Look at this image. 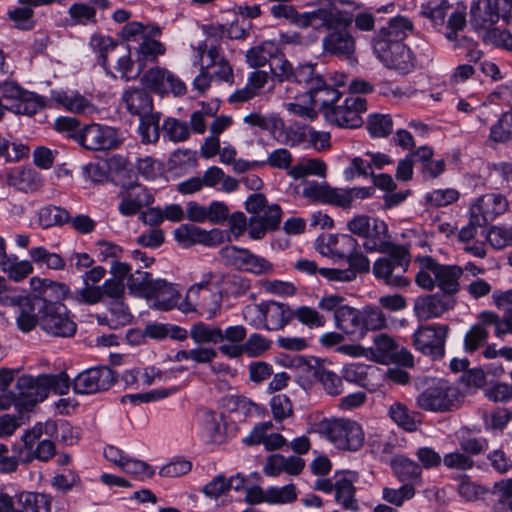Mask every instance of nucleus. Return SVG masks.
Instances as JSON below:
<instances>
[{"mask_svg":"<svg viewBox=\"0 0 512 512\" xmlns=\"http://www.w3.org/2000/svg\"><path fill=\"white\" fill-rule=\"evenodd\" d=\"M70 388V378L66 372L20 376L15 384L17 391L16 408L19 411L31 410L38 402L45 400L49 393L64 395Z\"/></svg>","mask_w":512,"mask_h":512,"instance_id":"nucleus-1","label":"nucleus"},{"mask_svg":"<svg viewBox=\"0 0 512 512\" xmlns=\"http://www.w3.org/2000/svg\"><path fill=\"white\" fill-rule=\"evenodd\" d=\"M415 263L419 267L415 282L422 289L431 291L438 287L442 295L449 298L460 291L459 280L463 275L461 266L439 264L430 256H418Z\"/></svg>","mask_w":512,"mask_h":512,"instance_id":"nucleus-2","label":"nucleus"},{"mask_svg":"<svg viewBox=\"0 0 512 512\" xmlns=\"http://www.w3.org/2000/svg\"><path fill=\"white\" fill-rule=\"evenodd\" d=\"M37 325L48 335L53 337H72L77 325L70 316L67 307L60 301L40 299L34 312Z\"/></svg>","mask_w":512,"mask_h":512,"instance_id":"nucleus-3","label":"nucleus"},{"mask_svg":"<svg viewBox=\"0 0 512 512\" xmlns=\"http://www.w3.org/2000/svg\"><path fill=\"white\" fill-rule=\"evenodd\" d=\"M386 256L377 259L372 267L376 279L382 280L386 285L403 288L409 285L404 276L411 263V255L406 245H396L389 251L381 252Z\"/></svg>","mask_w":512,"mask_h":512,"instance_id":"nucleus-4","label":"nucleus"},{"mask_svg":"<svg viewBox=\"0 0 512 512\" xmlns=\"http://www.w3.org/2000/svg\"><path fill=\"white\" fill-rule=\"evenodd\" d=\"M460 389L445 379H438L416 396V406L427 412L446 413L460 407Z\"/></svg>","mask_w":512,"mask_h":512,"instance_id":"nucleus-5","label":"nucleus"},{"mask_svg":"<svg viewBox=\"0 0 512 512\" xmlns=\"http://www.w3.org/2000/svg\"><path fill=\"white\" fill-rule=\"evenodd\" d=\"M318 430L339 449L357 451L364 443L361 426L350 419L324 420Z\"/></svg>","mask_w":512,"mask_h":512,"instance_id":"nucleus-6","label":"nucleus"},{"mask_svg":"<svg viewBox=\"0 0 512 512\" xmlns=\"http://www.w3.org/2000/svg\"><path fill=\"white\" fill-rule=\"evenodd\" d=\"M271 74L279 83L291 82L303 86L308 94L312 88L322 85V75L316 70V64L306 63L293 66L285 57L271 65Z\"/></svg>","mask_w":512,"mask_h":512,"instance_id":"nucleus-7","label":"nucleus"},{"mask_svg":"<svg viewBox=\"0 0 512 512\" xmlns=\"http://www.w3.org/2000/svg\"><path fill=\"white\" fill-rule=\"evenodd\" d=\"M37 304H40V299L31 297L26 291L6 286L0 289V305L18 308L16 324L18 329L24 333L35 329L34 312Z\"/></svg>","mask_w":512,"mask_h":512,"instance_id":"nucleus-8","label":"nucleus"},{"mask_svg":"<svg viewBox=\"0 0 512 512\" xmlns=\"http://www.w3.org/2000/svg\"><path fill=\"white\" fill-rule=\"evenodd\" d=\"M335 24L326 26L330 31L322 39L323 51L326 54L352 60L355 54L356 43L349 31L351 21L341 18L337 11Z\"/></svg>","mask_w":512,"mask_h":512,"instance_id":"nucleus-9","label":"nucleus"},{"mask_svg":"<svg viewBox=\"0 0 512 512\" xmlns=\"http://www.w3.org/2000/svg\"><path fill=\"white\" fill-rule=\"evenodd\" d=\"M195 58V64L202 62L200 65L211 72L216 80L233 83L232 65L224 56L223 49L217 39H208L200 44Z\"/></svg>","mask_w":512,"mask_h":512,"instance_id":"nucleus-10","label":"nucleus"},{"mask_svg":"<svg viewBox=\"0 0 512 512\" xmlns=\"http://www.w3.org/2000/svg\"><path fill=\"white\" fill-rule=\"evenodd\" d=\"M220 255L225 265L231 266L238 271L256 276L270 275L274 271L272 263L266 258L256 255L246 248L226 246L221 249Z\"/></svg>","mask_w":512,"mask_h":512,"instance_id":"nucleus-11","label":"nucleus"},{"mask_svg":"<svg viewBox=\"0 0 512 512\" xmlns=\"http://www.w3.org/2000/svg\"><path fill=\"white\" fill-rule=\"evenodd\" d=\"M72 136L81 146L92 151L116 149L123 142V136L118 129L95 123L86 125Z\"/></svg>","mask_w":512,"mask_h":512,"instance_id":"nucleus-12","label":"nucleus"},{"mask_svg":"<svg viewBox=\"0 0 512 512\" xmlns=\"http://www.w3.org/2000/svg\"><path fill=\"white\" fill-rule=\"evenodd\" d=\"M118 199V212L124 217H131L150 207L155 201V196L146 186L137 181H130L121 185Z\"/></svg>","mask_w":512,"mask_h":512,"instance_id":"nucleus-13","label":"nucleus"},{"mask_svg":"<svg viewBox=\"0 0 512 512\" xmlns=\"http://www.w3.org/2000/svg\"><path fill=\"white\" fill-rule=\"evenodd\" d=\"M449 327L444 324L420 326L412 335L416 350L433 359H441L445 354V343Z\"/></svg>","mask_w":512,"mask_h":512,"instance_id":"nucleus-14","label":"nucleus"},{"mask_svg":"<svg viewBox=\"0 0 512 512\" xmlns=\"http://www.w3.org/2000/svg\"><path fill=\"white\" fill-rule=\"evenodd\" d=\"M141 83L146 89L162 97L170 94L181 97L187 92L185 83L177 75L159 66L148 69L143 74Z\"/></svg>","mask_w":512,"mask_h":512,"instance_id":"nucleus-15","label":"nucleus"},{"mask_svg":"<svg viewBox=\"0 0 512 512\" xmlns=\"http://www.w3.org/2000/svg\"><path fill=\"white\" fill-rule=\"evenodd\" d=\"M367 110L365 98L350 95L342 104H335L325 112L328 122L342 128H357L363 123L361 114Z\"/></svg>","mask_w":512,"mask_h":512,"instance_id":"nucleus-16","label":"nucleus"},{"mask_svg":"<svg viewBox=\"0 0 512 512\" xmlns=\"http://www.w3.org/2000/svg\"><path fill=\"white\" fill-rule=\"evenodd\" d=\"M115 382L116 377L112 369L108 366H97L80 372L73 379L72 388L76 394L89 395L107 391Z\"/></svg>","mask_w":512,"mask_h":512,"instance_id":"nucleus-17","label":"nucleus"},{"mask_svg":"<svg viewBox=\"0 0 512 512\" xmlns=\"http://www.w3.org/2000/svg\"><path fill=\"white\" fill-rule=\"evenodd\" d=\"M246 311L255 312L261 324L259 327L268 331L281 330L292 320V309L287 304L276 301L261 302L247 307Z\"/></svg>","mask_w":512,"mask_h":512,"instance_id":"nucleus-18","label":"nucleus"},{"mask_svg":"<svg viewBox=\"0 0 512 512\" xmlns=\"http://www.w3.org/2000/svg\"><path fill=\"white\" fill-rule=\"evenodd\" d=\"M377 57L387 66L399 71H408L413 67L409 48L403 42L391 40H373Z\"/></svg>","mask_w":512,"mask_h":512,"instance_id":"nucleus-19","label":"nucleus"},{"mask_svg":"<svg viewBox=\"0 0 512 512\" xmlns=\"http://www.w3.org/2000/svg\"><path fill=\"white\" fill-rule=\"evenodd\" d=\"M372 354L377 362L381 364L398 363L406 367L414 364L411 353L400 348L392 337L387 334H379L374 338Z\"/></svg>","mask_w":512,"mask_h":512,"instance_id":"nucleus-20","label":"nucleus"},{"mask_svg":"<svg viewBox=\"0 0 512 512\" xmlns=\"http://www.w3.org/2000/svg\"><path fill=\"white\" fill-rule=\"evenodd\" d=\"M174 237L185 248L195 244L216 246L224 241L225 233L217 228L207 231L193 224H182L174 230Z\"/></svg>","mask_w":512,"mask_h":512,"instance_id":"nucleus-21","label":"nucleus"},{"mask_svg":"<svg viewBox=\"0 0 512 512\" xmlns=\"http://www.w3.org/2000/svg\"><path fill=\"white\" fill-rule=\"evenodd\" d=\"M507 205L506 199L500 194L489 193L479 197L470 207L472 223L486 226L498 215L504 213Z\"/></svg>","mask_w":512,"mask_h":512,"instance_id":"nucleus-22","label":"nucleus"},{"mask_svg":"<svg viewBox=\"0 0 512 512\" xmlns=\"http://www.w3.org/2000/svg\"><path fill=\"white\" fill-rule=\"evenodd\" d=\"M282 218V209L278 204L267 205L260 213L251 216L248 233L252 239H262L268 231L276 230Z\"/></svg>","mask_w":512,"mask_h":512,"instance_id":"nucleus-23","label":"nucleus"},{"mask_svg":"<svg viewBox=\"0 0 512 512\" xmlns=\"http://www.w3.org/2000/svg\"><path fill=\"white\" fill-rule=\"evenodd\" d=\"M454 301L444 295L429 294L416 298L414 312L418 319L429 320L440 317L454 306Z\"/></svg>","mask_w":512,"mask_h":512,"instance_id":"nucleus-24","label":"nucleus"},{"mask_svg":"<svg viewBox=\"0 0 512 512\" xmlns=\"http://www.w3.org/2000/svg\"><path fill=\"white\" fill-rule=\"evenodd\" d=\"M358 480V474L353 471H346L336 475L335 480V501L344 509L357 511L358 501L355 497L356 488L354 483Z\"/></svg>","mask_w":512,"mask_h":512,"instance_id":"nucleus-25","label":"nucleus"},{"mask_svg":"<svg viewBox=\"0 0 512 512\" xmlns=\"http://www.w3.org/2000/svg\"><path fill=\"white\" fill-rule=\"evenodd\" d=\"M145 298L153 301V308L169 311L176 307L180 292L174 284L165 279H155L154 285Z\"/></svg>","mask_w":512,"mask_h":512,"instance_id":"nucleus-26","label":"nucleus"},{"mask_svg":"<svg viewBox=\"0 0 512 512\" xmlns=\"http://www.w3.org/2000/svg\"><path fill=\"white\" fill-rule=\"evenodd\" d=\"M361 238L365 239L363 246L370 253L386 252L397 245L390 239L387 223L379 218L371 222L368 232Z\"/></svg>","mask_w":512,"mask_h":512,"instance_id":"nucleus-27","label":"nucleus"},{"mask_svg":"<svg viewBox=\"0 0 512 512\" xmlns=\"http://www.w3.org/2000/svg\"><path fill=\"white\" fill-rule=\"evenodd\" d=\"M121 102L131 115L142 117L153 111V99L146 89L130 87L123 91Z\"/></svg>","mask_w":512,"mask_h":512,"instance_id":"nucleus-28","label":"nucleus"},{"mask_svg":"<svg viewBox=\"0 0 512 512\" xmlns=\"http://www.w3.org/2000/svg\"><path fill=\"white\" fill-rule=\"evenodd\" d=\"M193 296L197 297L196 303L193 305L188 300L186 307L183 308L184 312L197 311L208 320L220 312L223 296L219 290L215 292L212 289H203Z\"/></svg>","mask_w":512,"mask_h":512,"instance_id":"nucleus-29","label":"nucleus"},{"mask_svg":"<svg viewBox=\"0 0 512 512\" xmlns=\"http://www.w3.org/2000/svg\"><path fill=\"white\" fill-rule=\"evenodd\" d=\"M499 20L497 1L478 0L470 8V24L476 29L489 30Z\"/></svg>","mask_w":512,"mask_h":512,"instance_id":"nucleus-30","label":"nucleus"},{"mask_svg":"<svg viewBox=\"0 0 512 512\" xmlns=\"http://www.w3.org/2000/svg\"><path fill=\"white\" fill-rule=\"evenodd\" d=\"M358 247V241L350 234L329 235L319 244V251L323 255H330L337 259H346Z\"/></svg>","mask_w":512,"mask_h":512,"instance_id":"nucleus-31","label":"nucleus"},{"mask_svg":"<svg viewBox=\"0 0 512 512\" xmlns=\"http://www.w3.org/2000/svg\"><path fill=\"white\" fill-rule=\"evenodd\" d=\"M394 476L402 483L420 485L422 483V467L405 455H395L390 461Z\"/></svg>","mask_w":512,"mask_h":512,"instance_id":"nucleus-32","label":"nucleus"},{"mask_svg":"<svg viewBox=\"0 0 512 512\" xmlns=\"http://www.w3.org/2000/svg\"><path fill=\"white\" fill-rule=\"evenodd\" d=\"M54 100L74 114L92 115L97 112L96 106L77 92H59L54 96Z\"/></svg>","mask_w":512,"mask_h":512,"instance_id":"nucleus-33","label":"nucleus"},{"mask_svg":"<svg viewBox=\"0 0 512 512\" xmlns=\"http://www.w3.org/2000/svg\"><path fill=\"white\" fill-rule=\"evenodd\" d=\"M280 57L284 55L280 52L278 45L272 41H265L261 45L252 47L246 53V60L250 67L259 68L263 67L269 60L274 61L270 63L275 64Z\"/></svg>","mask_w":512,"mask_h":512,"instance_id":"nucleus-34","label":"nucleus"},{"mask_svg":"<svg viewBox=\"0 0 512 512\" xmlns=\"http://www.w3.org/2000/svg\"><path fill=\"white\" fill-rule=\"evenodd\" d=\"M412 21L405 16L391 18L387 27L382 28L373 40H391V42H403L413 32Z\"/></svg>","mask_w":512,"mask_h":512,"instance_id":"nucleus-35","label":"nucleus"},{"mask_svg":"<svg viewBox=\"0 0 512 512\" xmlns=\"http://www.w3.org/2000/svg\"><path fill=\"white\" fill-rule=\"evenodd\" d=\"M20 511L52 512V496L45 493L22 491L15 495Z\"/></svg>","mask_w":512,"mask_h":512,"instance_id":"nucleus-36","label":"nucleus"},{"mask_svg":"<svg viewBox=\"0 0 512 512\" xmlns=\"http://www.w3.org/2000/svg\"><path fill=\"white\" fill-rule=\"evenodd\" d=\"M336 14L334 10L319 8L312 12H298L295 8L293 10L292 18H290V24L299 27L307 28L314 25L316 21L321 22L325 26H333L335 24Z\"/></svg>","mask_w":512,"mask_h":512,"instance_id":"nucleus-37","label":"nucleus"},{"mask_svg":"<svg viewBox=\"0 0 512 512\" xmlns=\"http://www.w3.org/2000/svg\"><path fill=\"white\" fill-rule=\"evenodd\" d=\"M303 196L312 201L339 207V189L327 183L308 182L303 188Z\"/></svg>","mask_w":512,"mask_h":512,"instance_id":"nucleus-38","label":"nucleus"},{"mask_svg":"<svg viewBox=\"0 0 512 512\" xmlns=\"http://www.w3.org/2000/svg\"><path fill=\"white\" fill-rule=\"evenodd\" d=\"M108 312V315L97 317L99 324L107 325L112 329H119L132 322L133 316L124 300L110 301Z\"/></svg>","mask_w":512,"mask_h":512,"instance_id":"nucleus-39","label":"nucleus"},{"mask_svg":"<svg viewBox=\"0 0 512 512\" xmlns=\"http://www.w3.org/2000/svg\"><path fill=\"white\" fill-rule=\"evenodd\" d=\"M388 415L394 423L407 432H415L421 421L420 413L411 411L401 402H394L390 405Z\"/></svg>","mask_w":512,"mask_h":512,"instance_id":"nucleus-40","label":"nucleus"},{"mask_svg":"<svg viewBox=\"0 0 512 512\" xmlns=\"http://www.w3.org/2000/svg\"><path fill=\"white\" fill-rule=\"evenodd\" d=\"M335 326L346 334H363V321L361 312L349 305H345L337 315H335Z\"/></svg>","mask_w":512,"mask_h":512,"instance_id":"nucleus-41","label":"nucleus"},{"mask_svg":"<svg viewBox=\"0 0 512 512\" xmlns=\"http://www.w3.org/2000/svg\"><path fill=\"white\" fill-rule=\"evenodd\" d=\"M250 23L242 18L233 21L228 27L222 24H212L206 28L208 39L229 38L243 39L248 36V28Z\"/></svg>","mask_w":512,"mask_h":512,"instance_id":"nucleus-42","label":"nucleus"},{"mask_svg":"<svg viewBox=\"0 0 512 512\" xmlns=\"http://www.w3.org/2000/svg\"><path fill=\"white\" fill-rule=\"evenodd\" d=\"M310 104L314 107H320L324 113L334 106L340 99L341 93L326 84L322 78V85H317L307 94Z\"/></svg>","mask_w":512,"mask_h":512,"instance_id":"nucleus-43","label":"nucleus"},{"mask_svg":"<svg viewBox=\"0 0 512 512\" xmlns=\"http://www.w3.org/2000/svg\"><path fill=\"white\" fill-rule=\"evenodd\" d=\"M7 183L20 191L27 192L37 189L40 180L33 169L20 166L8 173Z\"/></svg>","mask_w":512,"mask_h":512,"instance_id":"nucleus-44","label":"nucleus"},{"mask_svg":"<svg viewBox=\"0 0 512 512\" xmlns=\"http://www.w3.org/2000/svg\"><path fill=\"white\" fill-rule=\"evenodd\" d=\"M251 288V280L234 273H223L221 285L219 288L220 293L226 297H240L245 295Z\"/></svg>","mask_w":512,"mask_h":512,"instance_id":"nucleus-45","label":"nucleus"},{"mask_svg":"<svg viewBox=\"0 0 512 512\" xmlns=\"http://www.w3.org/2000/svg\"><path fill=\"white\" fill-rule=\"evenodd\" d=\"M310 369L312 376L322 384L323 389L329 395L337 396L342 393L343 383L341 377L319 364L311 366Z\"/></svg>","mask_w":512,"mask_h":512,"instance_id":"nucleus-46","label":"nucleus"},{"mask_svg":"<svg viewBox=\"0 0 512 512\" xmlns=\"http://www.w3.org/2000/svg\"><path fill=\"white\" fill-rule=\"evenodd\" d=\"M326 170V163L321 159H303L288 170V175L296 180L309 175L325 177Z\"/></svg>","mask_w":512,"mask_h":512,"instance_id":"nucleus-47","label":"nucleus"},{"mask_svg":"<svg viewBox=\"0 0 512 512\" xmlns=\"http://www.w3.org/2000/svg\"><path fill=\"white\" fill-rule=\"evenodd\" d=\"M1 270L7 274L9 279L20 282L33 272V266L30 261H19L17 256L8 255L0 265Z\"/></svg>","mask_w":512,"mask_h":512,"instance_id":"nucleus-48","label":"nucleus"},{"mask_svg":"<svg viewBox=\"0 0 512 512\" xmlns=\"http://www.w3.org/2000/svg\"><path fill=\"white\" fill-rule=\"evenodd\" d=\"M45 107L44 97L30 91H26L18 102H14L11 111L16 114L32 116Z\"/></svg>","mask_w":512,"mask_h":512,"instance_id":"nucleus-49","label":"nucleus"},{"mask_svg":"<svg viewBox=\"0 0 512 512\" xmlns=\"http://www.w3.org/2000/svg\"><path fill=\"white\" fill-rule=\"evenodd\" d=\"M70 221V213L58 206H45L39 210L38 223L43 228L63 226Z\"/></svg>","mask_w":512,"mask_h":512,"instance_id":"nucleus-50","label":"nucleus"},{"mask_svg":"<svg viewBox=\"0 0 512 512\" xmlns=\"http://www.w3.org/2000/svg\"><path fill=\"white\" fill-rule=\"evenodd\" d=\"M191 339L198 345L218 344L222 342V329L220 327H211L203 322L192 325L190 329Z\"/></svg>","mask_w":512,"mask_h":512,"instance_id":"nucleus-51","label":"nucleus"},{"mask_svg":"<svg viewBox=\"0 0 512 512\" xmlns=\"http://www.w3.org/2000/svg\"><path fill=\"white\" fill-rule=\"evenodd\" d=\"M160 118L161 113L151 112L146 116L140 117V124L138 131L141 135L143 143H155L160 136Z\"/></svg>","mask_w":512,"mask_h":512,"instance_id":"nucleus-52","label":"nucleus"},{"mask_svg":"<svg viewBox=\"0 0 512 512\" xmlns=\"http://www.w3.org/2000/svg\"><path fill=\"white\" fill-rule=\"evenodd\" d=\"M487 328L488 325H484L481 321L470 327L464 336L463 348L466 353L472 354L484 346L489 337Z\"/></svg>","mask_w":512,"mask_h":512,"instance_id":"nucleus-53","label":"nucleus"},{"mask_svg":"<svg viewBox=\"0 0 512 512\" xmlns=\"http://www.w3.org/2000/svg\"><path fill=\"white\" fill-rule=\"evenodd\" d=\"M391 115L383 113H372L367 118L366 128L374 138H385L393 130Z\"/></svg>","mask_w":512,"mask_h":512,"instance_id":"nucleus-54","label":"nucleus"},{"mask_svg":"<svg viewBox=\"0 0 512 512\" xmlns=\"http://www.w3.org/2000/svg\"><path fill=\"white\" fill-rule=\"evenodd\" d=\"M443 465L448 470L466 473L474 469L476 462L470 455L460 449L444 454Z\"/></svg>","mask_w":512,"mask_h":512,"instance_id":"nucleus-55","label":"nucleus"},{"mask_svg":"<svg viewBox=\"0 0 512 512\" xmlns=\"http://www.w3.org/2000/svg\"><path fill=\"white\" fill-rule=\"evenodd\" d=\"M478 320L488 327L493 326L495 336L498 338L512 333V315L500 318L495 312L482 311L478 315Z\"/></svg>","mask_w":512,"mask_h":512,"instance_id":"nucleus-56","label":"nucleus"},{"mask_svg":"<svg viewBox=\"0 0 512 512\" xmlns=\"http://www.w3.org/2000/svg\"><path fill=\"white\" fill-rule=\"evenodd\" d=\"M72 25H90L96 23V10L88 3H74L68 9Z\"/></svg>","mask_w":512,"mask_h":512,"instance_id":"nucleus-57","label":"nucleus"},{"mask_svg":"<svg viewBox=\"0 0 512 512\" xmlns=\"http://www.w3.org/2000/svg\"><path fill=\"white\" fill-rule=\"evenodd\" d=\"M415 493L412 484L403 483L399 488L384 487L382 489V499L396 507H401L406 501L412 499Z\"/></svg>","mask_w":512,"mask_h":512,"instance_id":"nucleus-58","label":"nucleus"},{"mask_svg":"<svg viewBox=\"0 0 512 512\" xmlns=\"http://www.w3.org/2000/svg\"><path fill=\"white\" fill-rule=\"evenodd\" d=\"M489 138L497 143L507 142L512 139V109L504 112L490 128Z\"/></svg>","mask_w":512,"mask_h":512,"instance_id":"nucleus-59","label":"nucleus"},{"mask_svg":"<svg viewBox=\"0 0 512 512\" xmlns=\"http://www.w3.org/2000/svg\"><path fill=\"white\" fill-rule=\"evenodd\" d=\"M297 489L294 484L282 487L272 486L266 489V502L269 504H289L297 500Z\"/></svg>","mask_w":512,"mask_h":512,"instance_id":"nucleus-60","label":"nucleus"},{"mask_svg":"<svg viewBox=\"0 0 512 512\" xmlns=\"http://www.w3.org/2000/svg\"><path fill=\"white\" fill-rule=\"evenodd\" d=\"M166 48L163 43L150 37H144L137 49L138 62L155 61L158 56L164 55Z\"/></svg>","mask_w":512,"mask_h":512,"instance_id":"nucleus-61","label":"nucleus"},{"mask_svg":"<svg viewBox=\"0 0 512 512\" xmlns=\"http://www.w3.org/2000/svg\"><path fill=\"white\" fill-rule=\"evenodd\" d=\"M458 494L466 501H477L488 493V488L463 475L457 488Z\"/></svg>","mask_w":512,"mask_h":512,"instance_id":"nucleus-62","label":"nucleus"},{"mask_svg":"<svg viewBox=\"0 0 512 512\" xmlns=\"http://www.w3.org/2000/svg\"><path fill=\"white\" fill-rule=\"evenodd\" d=\"M154 281L150 278L148 272L137 269L133 274L129 275L127 286L131 293L146 297L154 285Z\"/></svg>","mask_w":512,"mask_h":512,"instance_id":"nucleus-63","label":"nucleus"},{"mask_svg":"<svg viewBox=\"0 0 512 512\" xmlns=\"http://www.w3.org/2000/svg\"><path fill=\"white\" fill-rule=\"evenodd\" d=\"M486 459L492 469L499 474H506L512 469V457L503 446L490 449L486 454Z\"/></svg>","mask_w":512,"mask_h":512,"instance_id":"nucleus-64","label":"nucleus"}]
</instances>
